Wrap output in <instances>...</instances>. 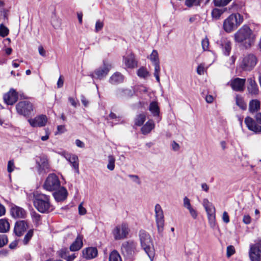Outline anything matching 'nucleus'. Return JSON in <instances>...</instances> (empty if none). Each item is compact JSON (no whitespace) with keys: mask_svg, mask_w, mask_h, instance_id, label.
<instances>
[{"mask_svg":"<svg viewBox=\"0 0 261 261\" xmlns=\"http://www.w3.org/2000/svg\"><path fill=\"white\" fill-rule=\"evenodd\" d=\"M183 206L187 208L193 219H196L198 216L197 211L192 206L190 200L187 197H185L183 199Z\"/></svg>","mask_w":261,"mask_h":261,"instance_id":"aec40b11","label":"nucleus"},{"mask_svg":"<svg viewBox=\"0 0 261 261\" xmlns=\"http://www.w3.org/2000/svg\"><path fill=\"white\" fill-rule=\"evenodd\" d=\"M154 123L152 120H148L141 128L143 134L146 135L149 133L154 127Z\"/></svg>","mask_w":261,"mask_h":261,"instance_id":"c756f323","label":"nucleus"},{"mask_svg":"<svg viewBox=\"0 0 261 261\" xmlns=\"http://www.w3.org/2000/svg\"><path fill=\"white\" fill-rule=\"evenodd\" d=\"M171 146L172 149L174 151H178L180 147L179 144L175 141L172 142Z\"/></svg>","mask_w":261,"mask_h":261,"instance_id":"680f3d73","label":"nucleus"},{"mask_svg":"<svg viewBox=\"0 0 261 261\" xmlns=\"http://www.w3.org/2000/svg\"><path fill=\"white\" fill-rule=\"evenodd\" d=\"M150 59L152 62L153 64L160 63L158 53L156 50H153L152 53L150 56Z\"/></svg>","mask_w":261,"mask_h":261,"instance_id":"79ce46f5","label":"nucleus"},{"mask_svg":"<svg viewBox=\"0 0 261 261\" xmlns=\"http://www.w3.org/2000/svg\"><path fill=\"white\" fill-rule=\"evenodd\" d=\"M109 261H122L121 257L118 253V252L116 250H113L110 254L109 255Z\"/></svg>","mask_w":261,"mask_h":261,"instance_id":"f704fd0d","label":"nucleus"},{"mask_svg":"<svg viewBox=\"0 0 261 261\" xmlns=\"http://www.w3.org/2000/svg\"><path fill=\"white\" fill-rule=\"evenodd\" d=\"M226 9H220L218 8H214L211 12V15L213 19L218 20L220 19L222 14L226 11Z\"/></svg>","mask_w":261,"mask_h":261,"instance_id":"473e14b6","label":"nucleus"},{"mask_svg":"<svg viewBox=\"0 0 261 261\" xmlns=\"http://www.w3.org/2000/svg\"><path fill=\"white\" fill-rule=\"evenodd\" d=\"M197 0H186L185 5L188 7H191L193 5H197L198 4H197Z\"/></svg>","mask_w":261,"mask_h":261,"instance_id":"603ef678","label":"nucleus"},{"mask_svg":"<svg viewBox=\"0 0 261 261\" xmlns=\"http://www.w3.org/2000/svg\"><path fill=\"white\" fill-rule=\"evenodd\" d=\"M115 159L112 155L108 156V164L107 165V168L110 171L114 170L115 168Z\"/></svg>","mask_w":261,"mask_h":261,"instance_id":"4c0bfd02","label":"nucleus"},{"mask_svg":"<svg viewBox=\"0 0 261 261\" xmlns=\"http://www.w3.org/2000/svg\"><path fill=\"white\" fill-rule=\"evenodd\" d=\"M6 213V208L5 206L2 204H0V217L4 215Z\"/></svg>","mask_w":261,"mask_h":261,"instance_id":"0e129e2a","label":"nucleus"},{"mask_svg":"<svg viewBox=\"0 0 261 261\" xmlns=\"http://www.w3.org/2000/svg\"><path fill=\"white\" fill-rule=\"evenodd\" d=\"M51 24L55 29H58L60 25V22L58 19H53L51 20Z\"/></svg>","mask_w":261,"mask_h":261,"instance_id":"bf43d9fd","label":"nucleus"},{"mask_svg":"<svg viewBox=\"0 0 261 261\" xmlns=\"http://www.w3.org/2000/svg\"><path fill=\"white\" fill-rule=\"evenodd\" d=\"M53 196L56 201H63L67 197V191L64 187L60 186L57 190L55 191Z\"/></svg>","mask_w":261,"mask_h":261,"instance_id":"4be33fe9","label":"nucleus"},{"mask_svg":"<svg viewBox=\"0 0 261 261\" xmlns=\"http://www.w3.org/2000/svg\"><path fill=\"white\" fill-rule=\"evenodd\" d=\"M47 120L46 116L41 115L36 117L34 119H29L28 121L33 127H42L46 124Z\"/></svg>","mask_w":261,"mask_h":261,"instance_id":"f3484780","label":"nucleus"},{"mask_svg":"<svg viewBox=\"0 0 261 261\" xmlns=\"http://www.w3.org/2000/svg\"><path fill=\"white\" fill-rule=\"evenodd\" d=\"M9 34L8 29L5 27L3 24H0V36L5 37Z\"/></svg>","mask_w":261,"mask_h":261,"instance_id":"c03bdc74","label":"nucleus"},{"mask_svg":"<svg viewBox=\"0 0 261 261\" xmlns=\"http://www.w3.org/2000/svg\"><path fill=\"white\" fill-rule=\"evenodd\" d=\"M86 210L82 206V204H80L79 205V212L80 215H84L86 213Z\"/></svg>","mask_w":261,"mask_h":261,"instance_id":"052dcab7","label":"nucleus"},{"mask_svg":"<svg viewBox=\"0 0 261 261\" xmlns=\"http://www.w3.org/2000/svg\"><path fill=\"white\" fill-rule=\"evenodd\" d=\"M231 43L230 41L226 39H224L222 41L221 47L223 50V53L226 56H229L231 49Z\"/></svg>","mask_w":261,"mask_h":261,"instance_id":"7c9ffc66","label":"nucleus"},{"mask_svg":"<svg viewBox=\"0 0 261 261\" xmlns=\"http://www.w3.org/2000/svg\"><path fill=\"white\" fill-rule=\"evenodd\" d=\"M10 225L5 219H0V232H6L9 230Z\"/></svg>","mask_w":261,"mask_h":261,"instance_id":"72a5a7b5","label":"nucleus"},{"mask_svg":"<svg viewBox=\"0 0 261 261\" xmlns=\"http://www.w3.org/2000/svg\"><path fill=\"white\" fill-rule=\"evenodd\" d=\"M65 158L71 164L73 168L75 169V172L79 173V159L77 156L75 154H67L65 156Z\"/></svg>","mask_w":261,"mask_h":261,"instance_id":"b1692460","label":"nucleus"},{"mask_svg":"<svg viewBox=\"0 0 261 261\" xmlns=\"http://www.w3.org/2000/svg\"><path fill=\"white\" fill-rule=\"evenodd\" d=\"M38 51H39V53L40 56H41L42 57H46V52L42 46L40 45L39 46Z\"/></svg>","mask_w":261,"mask_h":261,"instance_id":"6e6d98bb","label":"nucleus"},{"mask_svg":"<svg viewBox=\"0 0 261 261\" xmlns=\"http://www.w3.org/2000/svg\"><path fill=\"white\" fill-rule=\"evenodd\" d=\"M34 234V230L30 229L25 235L22 242L24 245H27Z\"/></svg>","mask_w":261,"mask_h":261,"instance_id":"58836bf2","label":"nucleus"},{"mask_svg":"<svg viewBox=\"0 0 261 261\" xmlns=\"http://www.w3.org/2000/svg\"><path fill=\"white\" fill-rule=\"evenodd\" d=\"M8 243L7 237L5 234L0 235V248Z\"/></svg>","mask_w":261,"mask_h":261,"instance_id":"de8ad7c7","label":"nucleus"},{"mask_svg":"<svg viewBox=\"0 0 261 261\" xmlns=\"http://www.w3.org/2000/svg\"><path fill=\"white\" fill-rule=\"evenodd\" d=\"M39 174H45L49 170V165L47 157L45 155L37 156L36 160Z\"/></svg>","mask_w":261,"mask_h":261,"instance_id":"9b49d317","label":"nucleus"},{"mask_svg":"<svg viewBox=\"0 0 261 261\" xmlns=\"http://www.w3.org/2000/svg\"><path fill=\"white\" fill-rule=\"evenodd\" d=\"M248 253L251 261H261V240L250 245Z\"/></svg>","mask_w":261,"mask_h":261,"instance_id":"6e6552de","label":"nucleus"},{"mask_svg":"<svg viewBox=\"0 0 261 261\" xmlns=\"http://www.w3.org/2000/svg\"><path fill=\"white\" fill-rule=\"evenodd\" d=\"M146 120V114L141 113L137 116L135 120V124L137 126H141Z\"/></svg>","mask_w":261,"mask_h":261,"instance_id":"c9c22d12","label":"nucleus"},{"mask_svg":"<svg viewBox=\"0 0 261 261\" xmlns=\"http://www.w3.org/2000/svg\"><path fill=\"white\" fill-rule=\"evenodd\" d=\"M137 75L141 78L146 79L149 75V72L143 67L140 68L137 71Z\"/></svg>","mask_w":261,"mask_h":261,"instance_id":"e433bc0d","label":"nucleus"},{"mask_svg":"<svg viewBox=\"0 0 261 261\" xmlns=\"http://www.w3.org/2000/svg\"><path fill=\"white\" fill-rule=\"evenodd\" d=\"M15 169V165L14 160H10L8 163L7 171L9 173L12 172Z\"/></svg>","mask_w":261,"mask_h":261,"instance_id":"a18cd8bd","label":"nucleus"},{"mask_svg":"<svg viewBox=\"0 0 261 261\" xmlns=\"http://www.w3.org/2000/svg\"><path fill=\"white\" fill-rule=\"evenodd\" d=\"M234 38L236 42H245L246 46L250 47L254 43L255 36L248 25H244L234 34Z\"/></svg>","mask_w":261,"mask_h":261,"instance_id":"7ed1b4c3","label":"nucleus"},{"mask_svg":"<svg viewBox=\"0 0 261 261\" xmlns=\"http://www.w3.org/2000/svg\"><path fill=\"white\" fill-rule=\"evenodd\" d=\"M235 253L234 247L232 245H229L227 247L226 255L227 257H230Z\"/></svg>","mask_w":261,"mask_h":261,"instance_id":"49530a36","label":"nucleus"},{"mask_svg":"<svg viewBox=\"0 0 261 261\" xmlns=\"http://www.w3.org/2000/svg\"><path fill=\"white\" fill-rule=\"evenodd\" d=\"M260 102L257 99H253L249 102V109L250 112H254L257 111L260 108Z\"/></svg>","mask_w":261,"mask_h":261,"instance_id":"2f4dec72","label":"nucleus"},{"mask_svg":"<svg viewBox=\"0 0 261 261\" xmlns=\"http://www.w3.org/2000/svg\"><path fill=\"white\" fill-rule=\"evenodd\" d=\"M149 111L154 117H159L160 113V107L156 101H152L149 106Z\"/></svg>","mask_w":261,"mask_h":261,"instance_id":"bb28decb","label":"nucleus"},{"mask_svg":"<svg viewBox=\"0 0 261 261\" xmlns=\"http://www.w3.org/2000/svg\"><path fill=\"white\" fill-rule=\"evenodd\" d=\"M75 144L76 145L80 148H84L85 147V144L83 142L81 141V140L79 139H76L75 140Z\"/></svg>","mask_w":261,"mask_h":261,"instance_id":"e2e57ef3","label":"nucleus"},{"mask_svg":"<svg viewBox=\"0 0 261 261\" xmlns=\"http://www.w3.org/2000/svg\"><path fill=\"white\" fill-rule=\"evenodd\" d=\"M98 251L96 247H88L83 250V257L91 259L97 256Z\"/></svg>","mask_w":261,"mask_h":261,"instance_id":"5701e85b","label":"nucleus"},{"mask_svg":"<svg viewBox=\"0 0 261 261\" xmlns=\"http://www.w3.org/2000/svg\"><path fill=\"white\" fill-rule=\"evenodd\" d=\"M236 102L237 105L241 109L245 110L246 109V105L241 97L237 95L236 97Z\"/></svg>","mask_w":261,"mask_h":261,"instance_id":"ea45409f","label":"nucleus"},{"mask_svg":"<svg viewBox=\"0 0 261 261\" xmlns=\"http://www.w3.org/2000/svg\"><path fill=\"white\" fill-rule=\"evenodd\" d=\"M155 217L159 232L163 231L164 226V217L163 210L159 204H156L154 207Z\"/></svg>","mask_w":261,"mask_h":261,"instance_id":"f8f14e48","label":"nucleus"},{"mask_svg":"<svg viewBox=\"0 0 261 261\" xmlns=\"http://www.w3.org/2000/svg\"><path fill=\"white\" fill-rule=\"evenodd\" d=\"M136 245L133 241L124 242L121 246V250L124 255L129 256L135 252Z\"/></svg>","mask_w":261,"mask_h":261,"instance_id":"4468645a","label":"nucleus"},{"mask_svg":"<svg viewBox=\"0 0 261 261\" xmlns=\"http://www.w3.org/2000/svg\"><path fill=\"white\" fill-rule=\"evenodd\" d=\"M81 101H82V104L85 106V107H87L88 105H89V101L86 98V97L84 96V95H81Z\"/></svg>","mask_w":261,"mask_h":261,"instance_id":"13d9d810","label":"nucleus"},{"mask_svg":"<svg viewBox=\"0 0 261 261\" xmlns=\"http://www.w3.org/2000/svg\"><path fill=\"white\" fill-rule=\"evenodd\" d=\"M11 214L14 218H24L25 217L27 213L22 207L14 205L11 208Z\"/></svg>","mask_w":261,"mask_h":261,"instance_id":"412c9836","label":"nucleus"},{"mask_svg":"<svg viewBox=\"0 0 261 261\" xmlns=\"http://www.w3.org/2000/svg\"><path fill=\"white\" fill-rule=\"evenodd\" d=\"M83 237L78 235L75 240L72 243L70 246V250L72 251H76L79 250L83 246Z\"/></svg>","mask_w":261,"mask_h":261,"instance_id":"a878e982","label":"nucleus"},{"mask_svg":"<svg viewBox=\"0 0 261 261\" xmlns=\"http://www.w3.org/2000/svg\"><path fill=\"white\" fill-rule=\"evenodd\" d=\"M249 85L248 86V90L249 93L256 95L258 93L257 85L255 81L254 77H251L248 79Z\"/></svg>","mask_w":261,"mask_h":261,"instance_id":"393cba45","label":"nucleus"},{"mask_svg":"<svg viewBox=\"0 0 261 261\" xmlns=\"http://www.w3.org/2000/svg\"><path fill=\"white\" fill-rule=\"evenodd\" d=\"M103 22L100 21L99 20H97L95 24V32H98L103 28Z\"/></svg>","mask_w":261,"mask_h":261,"instance_id":"8fccbe9b","label":"nucleus"},{"mask_svg":"<svg viewBox=\"0 0 261 261\" xmlns=\"http://www.w3.org/2000/svg\"><path fill=\"white\" fill-rule=\"evenodd\" d=\"M243 21V17L239 13L230 15L223 22V29L227 33L236 30Z\"/></svg>","mask_w":261,"mask_h":261,"instance_id":"20e7f679","label":"nucleus"},{"mask_svg":"<svg viewBox=\"0 0 261 261\" xmlns=\"http://www.w3.org/2000/svg\"><path fill=\"white\" fill-rule=\"evenodd\" d=\"M203 205L206 212L207 218L211 227H214L215 224V208L213 204L207 199H204Z\"/></svg>","mask_w":261,"mask_h":261,"instance_id":"1a4fd4ad","label":"nucleus"},{"mask_svg":"<svg viewBox=\"0 0 261 261\" xmlns=\"http://www.w3.org/2000/svg\"><path fill=\"white\" fill-rule=\"evenodd\" d=\"M222 219L224 222L228 223L229 222V217L228 213L226 212H224L223 213Z\"/></svg>","mask_w":261,"mask_h":261,"instance_id":"4d7b16f0","label":"nucleus"},{"mask_svg":"<svg viewBox=\"0 0 261 261\" xmlns=\"http://www.w3.org/2000/svg\"><path fill=\"white\" fill-rule=\"evenodd\" d=\"M33 204L34 207L41 213H47L53 210L48 195L35 193L34 194Z\"/></svg>","mask_w":261,"mask_h":261,"instance_id":"f257e3e1","label":"nucleus"},{"mask_svg":"<svg viewBox=\"0 0 261 261\" xmlns=\"http://www.w3.org/2000/svg\"><path fill=\"white\" fill-rule=\"evenodd\" d=\"M124 62L126 66L128 68H133L137 65V63L135 60V57L133 54H130L123 58Z\"/></svg>","mask_w":261,"mask_h":261,"instance_id":"c85d7f7f","label":"nucleus"},{"mask_svg":"<svg viewBox=\"0 0 261 261\" xmlns=\"http://www.w3.org/2000/svg\"><path fill=\"white\" fill-rule=\"evenodd\" d=\"M76 257L75 253L72 254L71 255L69 254L67 255L66 259H65L67 261H73L75 258Z\"/></svg>","mask_w":261,"mask_h":261,"instance_id":"774afa93","label":"nucleus"},{"mask_svg":"<svg viewBox=\"0 0 261 261\" xmlns=\"http://www.w3.org/2000/svg\"><path fill=\"white\" fill-rule=\"evenodd\" d=\"M197 72L199 75H202L204 72V65L202 64L199 65L197 68Z\"/></svg>","mask_w":261,"mask_h":261,"instance_id":"864d4df0","label":"nucleus"},{"mask_svg":"<svg viewBox=\"0 0 261 261\" xmlns=\"http://www.w3.org/2000/svg\"><path fill=\"white\" fill-rule=\"evenodd\" d=\"M257 61L254 55L248 54L243 58L241 67L244 70H251L256 65Z\"/></svg>","mask_w":261,"mask_h":261,"instance_id":"ddd939ff","label":"nucleus"},{"mask_svg":"<svg viewBox=\"0 0 261 261\" xmlns=\"http://www.w3.org/2000/svg\"><path fill=\"white\" fill-rule=\"evenodd\" d=\"M251 217L249 215H244L243 219V222L246 224H249L251 223Z\"/></svg>","mask_w":261,"mask_h":261,"instance_id":"5fc2aeb1","label":"nucleus"},{"mask_svg":"<svg viewBox=\"0 0 261 261\" xmlns=\"http://www.w3.org/2000/svg\"><path fill=\"white\" fill-rule=\"evenodd\" d=\"M246 80L245 79L235 78L231 80L230 86L236 91H243L245 88Z\"/></svg>","mask_w":261,"mask_h":261,"instance_id":"2eb2a0df","label":"nucleus"},{"mask_svg":"<svg viewBox=\"0 0 261 261\" xmlns=\"http://www.w3.org/2000/svg\"><path fill=\"white\" fill-rule=\"evenodd\" d=\"M33 218L35 223L38 224L41 220V216L36 213H34L33 215Z\"/></svg>","mask_w":261,"mask_h":261,"instance_id":"3c124183","label":"nucleus"},{"mask_svg":"<svg viewBox=\"0 0 261 261\" xmlns=\"http://www.w3.org/2000/svg\"><path fill=\"white\" fill-rule=\"evenodd\" d=\"M245 123L248 128L255 133L261 132V126L257 124L254 120L250 117L245 119Z\"/></svg>","mask_w":261,"mask_h":261,"instance_id":"a211bd4d","label":"nucleus"},{"mask_svg":"<svg viewBox=\"0 0 261 261\" xmlns=\"http://www.w3.org/2000/svg\"><path fill=\"white\" fill-rule=\"evenodd\" d=\"M64 81L62 79V77L60 76L58 81L57 82V87L58 88H61L63 86Z\"/></svg>","mask_w":261,"mask_h":261,"instance_id":"338daca9","label":"nucleus"},{"mask_svg":"<svg viewBox=\"0 0 261 261\" xmlns=\"http://www.w3.org/2000/svg\"><path fill=\"white\" fill-rule=\"evenodd\" d=\"M139 238L141 248L147 254L151 261H153L155 255V250L152 240L149 233L145 230L139 231Z\"/></svg>","mask_w":261,"mask_h":261,"instance_id":"f03ea898","label":"nucleus"},{"mask_svg":"<svg viewBox=\"0 0 261 261\" xmlns=\"http://www.w3.org/2000/svg\"><path fill=\"white\" fill-rule=\"evenodd\" d=\"M231 0H213L214 4L216 7H224L229 4Z\"/></svg>","mask_w":261,"mask_h":261,"instance_id":"a19ab883","label":"nucleus"},{"mask_svg":"<svg viewBox=\"0 0 261 261\" xmlns=\"http://www.w3.org/2000/svg\"><path fill=\"white\" fill-rule=\"evenodd\" d=\"M69 252L67 248H63L58 252V254L60 257L65 259H66Z\"/></svg>","mask_w":261,"mask_h":261,"instance_id":"37998d69","label":"nucleus"},{"mask_svg":"<svg viewBox=\"0 0 261 261\" xmlns=\"http://www.w3.org/2000/svg\"><path fill=\"white\" fill-rule=\"evenodd\" d=\"M201 45L204 50H207L209 46V41L207 38L205 37L202 40Z\"/></svg>","mask_w":261,"mask_h":261,"instance_id":"09e8293b","label":"nucleus"},{"mask_svg":"<svg viewBox=\"0 0 261 261\" xmlns=\"http://www.w3.org/2000/svg\"><path fill=\"white\" fill-rule=\"evenodd\" d=\"M17 112L24 116H29L33 110V105L29 101H21L16 105Z\"/></svg>","mask_w":261,"mask_h":261,"instance_id":"9d476101","label":"nucleus"},{"mask_svg":"<svg viewBox=\"0 0 261 261\" xmlns=\"http://www.w3.org/2000/svg\"><path fill=\"white\" fill-rule=\"evenodd\" d=\"M28 228L27 223L24 221H19L16 222L14 231L18 237L21 236Z\"/></svg>","mask_w":261,"mask_h":261,"instance_id":"6ab92c4d","label":"nucleus"},{"mask_svg":"<svg viewBox=\"0 0 261 261\" xmlns=\"http://www.w3.org/2000/svg\"><path fill=\"white\" fill-rule=\"evenodd\" d=\"M60 186L59 177L54 173L49 174L43 184L44 189L48 191L57 190Z\"/></svg>","mask_w":261,"mask_h":261,"instance_id":"0eeeda50","label":"nucleus"},{"mask_svg":"<svg viewBox=\"0 0 261 261\" xmlns=\"http://www.w3.org/2000/svg\"><path fill=\"white\" fill-rule=\"evenodd\" d=\"M129 231L128 224L123 223L115 226L112 231V234L115 240H121L126 238Z\"/></svg>","mask_w":261,"mask_h":261,"instance_id":"39448f33","label":"nucleus"},{"mask_svg":"<svg viewBox=\"0 0 261 261\" xmlns=\"http://www.w3.org/2000/svg\"><path fill=\"white\" fill-rule=\"evenodd\" d=\"M112 68V64L108 61H104L103 66L95 70L90 73L89 76L92 79L101 80L105 77Z\"/></svg>","mask_w":261,"mask_h":261,"instance_id":"423d86ee","label":"nucleus"},{"mask_svg":"<svg viewBox=\"0 0 261 261\" xmlns=\"http://www.w3.org/2000/svg\"><path fill=\"white\" fill-rule=\"evenodd\" d=\"M123 76L120 72H115L110 78L109 82L113 85H117L123 82Z\"/></svg>","mask_w":261,"mask_h":261,"instance_id":"cd10ccee","label":"nucleus"},{"mask_svg":"<svg viewBox=\"0 0 261 261\" xmlns=\"http://www.w3.org/2000/svg\"><path fill=\"white\" fill-rule=\"evenodd\" d=\"M18 245V241L15 240L11 242L9 245V248L11 249H15Z\"/></svg>","mask_w":261,"mask_h":261,"instance_id":"69168bd1","label":"nucleus"},{"mask_svg":"<svg viewBox=\"0 0 261 261\" xmlns=\"http://www.w3.org/2000/svg\"><path fill=\"white\" fill-rule=\"evenodd\" d=\"M17 99L18 93L13 89H11L4 95V100L7 105H12L17 101Z\"/></svg>","mask_w":261,"mask_h":261,"instance_id":"dca6fc26","label":"nucleus"}]
</instances>
